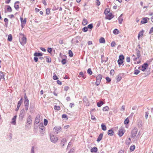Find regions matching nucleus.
Segmentation results:
<instances>
[{
    "mask_svg": "<svg viewBox=\"0 0 153 153\" xmlns=\"http://www.w3.org/2000/svg\"><path fill=\"white\" fill-rule=\"evenodd\" d=\"M24 97L25 98L24 103L25 107V110L26 111H27L28 110V109L29 100L27 98V97L26 96V94L25 93V94Z\"/></svg>",
    "mask_w": 153,
    "mask_h": 153,
    "instance_id": "obj_1",
    "label": "nucleus"
},
{
    "mask_svg": "<svg viewBox=\"0 0 153 153\" xmlns=\"http://www.w3.org/2000/svg\"><path fill=\"white\" fill-rule=\"evenodd\" d=\"M102 78V76L101 74L98 75L96 77V80L95 84L97 86H98L100 85Z\"/></svg>",
    "mask_w": 153,
    "mask_h": 153,
    "instance_id": "obj_2",
    "label": "nucleus"
},
{
    "mask_svg": "<svg viewBox=\"0 0 153 153\" xmlns=\"http://www.w3.org/2000/svg\"><path fill=\"white\" fill-rule=\"evenodd\" d=\"M50 137L51 141L53 143H55L58 140V137L52 134H50Z\"/></svg>",
    "mask_w": 153,
    "mask_h": 153,
    "instance_id": "obj_3",
    "label": "nucleus"
},
{
    "mask_svg": "<svg viewBox=\"0 0 153 153\" xmlns=\"http://www.w3.org/2000/svg\"><path fill=\"white\" fill-rule=\"evenodd\" d=\"M137 129L136 127L134 128L133 129L131 132V137H134L136 136L137 134Z\"/></svg>",
    "mask_w": 153,
    "mask_h": 153,
    "instance_id": "obj_4",
    "label": "nucleus"
},
{
    "mask_svg": "<svg viewBox=\"0 0 153 153\" xmlns=\"http://www.w3.org/2000/svg\"><path fill=\"white\" fill-rule=\"evenodd\" d=\"M61 130V128L60 126H56L53 129V131L56 132V134H58Z\"/></svg>",
    "mask_w": 153,
    "mask_h": 153,
    "instance_id": "obj_5",
    "label": "nucleus"
},
{
    "mask_svg": "<svg viewBox=\"0 0 153 153\" xmlns=\"http://www.w3.org/2000/svg\"><path fill=\"white\" fill-rule=\"evenodd\" d=\"M40 117L39 115H38L35 119L34 124L37 125L38 124L40 121Z\"/></svg>",
    "mask_w": 153,
    "mask_h": 153,
    "instance_id": "obj_6",
    "label": "nucleus"
},
{
    "mask_svg": "<svg viewBox=\"0 0 153 153\" xmlns=\"http://www.w3.org/2000/svg\"><path fill=\"white\" fill-rule=\"evenodd\" d=\"M25 116V110L24 109H22L20 111L19 117L21 119H22Z\"/></svg>",
    "mask_w": 153,
    "mask_h": 153,
    "instance_id": "obj_7",
    "label": "nucleus"
},
{
    "mask_svg": "<svg viewBox=\"0 0 153 153\" xmlns=\"http://www.w3.org/2000/svg\"><path fill=\"white\" fill-rule=\"evenodd\" d=\"M124 133L123 129L122 128H120L119 130L118 134L120 137L122 136Z\"/></svg>",
    "mask_w": 153,
    "mask_h": 153,
    "instance_id": "obj_8",
    "label": "nucleus"
},
{
    "mask_svg": "<svg viewBox=\"0 0 153 153\" xmlns=\"http://www.w3.org/2000/svg\"><path fill=\"white\" fill-rule=\"evenodd\" d=\"M148 66L147 63H144L142 66L141 70L143 71H144Z\"/></svg>",
    "mask_w": 153,
    "mask_h": 153,
    "instance_id": "obj_9",
    "label": "nucleus"
},
{
    "mask_svg": "<svg viewBox=\"0 0 153 153\" xmlns=\"http://www.w3.org/2000/svg\"><path fill=\"white\" fill-rule=\"evenodd\" d=\"M136 52L137 53V57L135 58H134V60H136L139 59L140 57V51L138 50L137 49L136 50Z\"/></svg>",
    "mask_w": 153,
    "mask_h": 153,
    "instance_id": "obj_10",
    "label": "nucleus"
},
{
    "mask_svg": "<svg viewBox=\"0 0 153 153\" xmlns=\"http://www.w3.org/2000/svg\"><path fill=\"white\" fill-rule=\"evenodd\" d=\"M114 16L113 15L112 13H110L106 16V19L108 20H111V19L113 18Z\"/></svg>",
    "mask_w": 153,
    "mask_h": 153,
    "instance_id": "obj_11",
    "label": "nucleus"
},
{
    "mask_svg": "<svg viewBox=\"0 0 153 153\" xmlns=\"http://www.w3.org/2000/svg\"><path fill=\"white\" fill-rule=\"evenodd\" d=\"M148 19L149 20V18L147 17L144 18L142 19V20L141 21V23L142 24H145L148 21L147 19Z\"/></svg>",
    "mask_w": 153,
    "mask_h": 153,
    "instance_id": "obj_12",
    "label": "nucleus"
},
{
    "mask_svg": "<svg viewBox=\"0 0 153 153\" xmlns=\"http://www.w3.org/2000/svg\"><path fill=\"white\" fill-rule=\"evenodd\" d=\"M19 35L21 36H22V42L24 43H25L26 42V37H24L23 34L22 33H20Z\"/></svg>",
    "mask_w": 153,
    "mask_h": 153,
    "instance_id": "obj_13",
    "label": "nucleus"
},
{
    "mask_svg": "<svg viewBox=\"0 0 153 153\" xmlns=\"http://www.w3.org/2000/svg\"><path fill=\"white\" fill-rule=\"evenodd\" d=\"M103 136V133H101L98 136V138L97 140V142H99L102 139Z\"/></svg>",
    "mask_w": 153,
    "mask_h": 153,
    "instance_id": "obj_14",
    "label": "nucleus"
},
{
    "mask_svg": "<svg viewBox=\"0 0 153 153\" xmlns=\"http://www.w3.org/2000/svg\"><path fill=\"white\" fill-rule=\"evenodd\" d=\"M123 14H121L119 17L118 18V19L119 22L120 24H121L123 21V18L122 17Z\"/></svg>",
    "mask_w": 153,
    "mask_h": 153,
    "instance_id": "obj_15",
    "label": "nucleus"
},
{
    "mask_svg": "<svg viewBox=\"0 0 153 153\" xmlns=\"http://www.w3.org/2000/svg\"><path fill=\"white\" fill-rule=\"evenodd\" d=\"M26 123H32V118L30 115L28 116L27 118Z\"/></svg>",
    "mask_w": 153,
    "mask_h": 153,
    "instance_id": "obj_16",
    "label": "nucleus"
},
{
    "mask_svg": "<svg viewBox=\"0 0 153 153\" xmlns=\"http://www.w3.org/2000/svg\"><path fill=\"white\" fill-rule=\"evenodd\" d=\"M39 128L41 129L42 131H45V127L43 126L42 123H41L39 126Z\"/></svg>",
    "mask_w": 153,
    "mask_h": 153,
    "instance_id": "obj_17",
    "label": "nucleus"
},
{
    "mask_svg": "<svg viewBox=\"0 0 153 153\" xmlns=\"http://www.w3.org/2000/svg\"><path fill=\"white\" fill-rule=\"evenodd\" d=\"M19 1H17L15 3V5H14V7L15 8V9L18 10V9L19 8V5L18 4H19Z\"/></svg>",
    "mask_w": 153,
    "mask_h": 153,
    "instance_id": "obj_18",
    "label": "nucleus"
},
{
    "mask_svg": "<svg viewBox=\"0 0 153 153\" xmlns=\"http://www.w3.org/2000/svg\"><path fill=\"white\" fill-rule=\"evenodd\" d=\"M17 117L16 115L12 119V121L11 123L14 124L15 125L16 124V119Z\"/></svg>",
    "mask_w": 153,
    "mask_h": 153,
    "instance_id": "obj_19",
    "label": "nucleus"
},
{
    "mask_svg": "<svg viewBox=\"0 0 153 153\" xmlns=\"http://www.w3.org/2000/svg\"><path fill=\"white\" fill-rule=\"evenodd\" d=\"M97 151V149L96 147H94L92 148L91 150V152H96Z\"/></svg>",
    "mask_w": 153,
    "mask_h": 153,
    "instance_id": "obj_20",
    "label": "nucleus"
},
{
    "mask_svg": "<svg viewBox=\"0 0 153 153\" xmlns=\"http://www.w3.org/2000/svg\"><path fill=\"white\" fill-rule=\"evenodd\" d=\"M7 12H11L12 11V9L10 5H7Z\"/></svg>",
    "mask_w": 153,
    "mask_h": 153,
    "instance_id": "obj_21",
    "label": "nucleus"
},
{
    "mask_svg": "<svg viewBox=\"0 0 153 153\" xmlns=\"http://www.w3.org/2000/svg\"><path fill=\"white\" fill-rule=\"evenodd\" d=\"M43 54L42 53L36 52L34 54V56H42Z\"/></svg>",
    "mask_w": 153,
    "mask_h": 153,
    "instance_id": "obj_22",
    "label": "nucleus"
},
{
    "mask_svg": "<svg viewBox=\"0 0 153 153\" xmlns=\"http://www.w3.org/2000/svg\"><path fill=\"white\" fill-rule=\"evenodd\" d=\"M108 134L109 135H110V136L113 135L114 134V132L112 130H109L108 131Z\"/></svg>",
    "mask_w": 153,
    "mask_h": 153,
    "instance_id": "obj_23",
    "label": "nucleus"
},
{
    "mask_svg": "<svg viewBox=\"0 0 153 153\" xmlns=\"http://www.w3.org/2000/svg\"><path fill=\"white\" fill-rule=\"evenodd\" d=\"M66 142V139L65 138H63L61 142V144H62V146H65V144Z\"/></svg>",
    "mask_w": 153,
    "mask_h": 153,
    "instance_id": "obj_24",
    "label": "nucleus"
},
{
    "mask_svg": "<svg viewBox=\"0 0 153 153\" xmlns=\"http://www.w3.org/2000/svg\"><path fill=\"white\" fill-rule=\"evenodd\" d=\"M21 21L22 23H23L24 24H26V19L25 18L23 20V18H22L21 17L20 18Z\"/></svg>",
    "mask_w": 153,
    "mask_h": 153,
    "instance_id": "obj_25",
    "label": "nucleus"
},
{
    "mask_svg": "<svg viewBox=\"0 0 153 153\" xmlns=\"http://www.w3.org/2000/svg\"><path fill=\"white\" fill-rule=\"evenodd\" d=\"M99 42L101 43H104L105 42V40L103 37H101L99 39Z\"/></svg>",
    "mask_w": 153,
    "mask_h": 153,
    "instance_id": "obj_26",
    "label": "nucleus"
},
{
    "mask_svg": "<svg viewBox=\"0 0 153 153\" xmlns=\"http://www.w3.org/2000/svg\"><path fill=\"white\" fill-rule=\"evenodd\" d=\"M88 23V22L87 20V19H84L83 20V21L82 22V24L83 25L85 26V25H86Z\"/></svg>",
    "mask_w": 153,
    "mask_h": 153,
    "instance_id": "obj_27",
    "label": "nucleus"
},
{
    "mask_svg": "<svg viewBox=\"0 0 153 153\" xmlns=\"http://www.w3.org/2000/svg\"><path fill=\"white\" fill-rule=\"evenodd\" d=\"M101 128L102 129L103 131H105L106 130V127L105 125L102 123L101 124Z\"/></svg>",
    "mask_w": 153,
    "mask_h": 153,
    "instance_id": "obj_28",
    "label": "nucleus"
},
{
    "mask_svg": "<svg viewBox=\"0 0 153 153\" xmlns=\"http://www.w3.org/2000/svg\"><path fill=\"white\" fill-rule=\"evenodd\" d=\"M143 30H142V31L140 32L139 33V34L138 35V39H139L140 37L141 36H143Z\"/></svg>",
    "mask_w": 153,
    "mask_h": 153,
    "instance_id": "obj_29",
    "label": "nucleus"
},
{
    "mask_svg": "<svg viewBox=\"0 0 153 153\" xmlns=\"http://www.w3.org/2000/svg\"><path fill=\"white\" fill-rule=\"evenodd\" d=\"M80 76H82V78L83 79H85V76L83 73L82 72H80L79 73V75L78 76V77H79Z\"/></svg>",
    "mask_w": 153,
    "mask_h": 153,
    "instance_id": "obj_30",
    "label": "nucleus"
},
{
    "mask_svg": "<svg viewBox=\"0 0 153 153\" xmlns=\"http://www.w3.org/2000/svg\"><path fill=\"white\" fill-rule=\"evenodd\" d=\"M32 123H26L25 125V127L27 128H28L31 127V125Z\"/></svg>",
    "mask_w": 153,
    "mask_h": 153,
    "instance_id": "obj_31",
    "label": "nucleus"
},
{
    "mask_svg": "<svg viewBox=\"0 0 153 153\" xmlns=\"http://www.w3.org/2000/svg\"><path fill=\"white\" fill-rule=\"evenodd\" d=\"M12 39V36L11 34H9L8 36L7 40L11 42Z\"/></svg>",
    "mask_w": 153,
    "mask_h": 153,
    "instance_id": "obj_32",
    "label": "nucleus"
},
{
    "mask_svg": "<svg viewBox=\"0 0 153 153\" xmlns=\"http://www.w3.org/2000/svg\"><path fill=\"white\" fill-rule=\"evenodd\" d=\"M103 104V103L102 101H100L97 103V105L98 107H100Z\"/></svg>",
    "mask_w": 153,
    "mask_h": 153,
    "instance_id": "obj_33",
    "label": "nucleus"
},
{
    "mask_svg": "<svg viewBox=\"0 0 153 153\" xmlns=\"http://www.w3.org/2000/svg\"><path fill=\"white\" fill-rule=\"evenodd\" d=\"M117 62H118V64H119V65H124V64H123V60H120L118 59V60L117 61Z\"/></svg>",
    "mask_w": 153,
    "mask_h": 153,
    "instance_id": "obj_34",
    "label": "nucleus"
},
{
    "mask_svg": "<svg viewBox=\"0 0 153 153\" xmlns=\"http://www.w3.org/2000/svg\"><path fill=\"white\" fill-rule=\"evenodd\" d=\"M119 31L117 29H115L113 31V33L114 34H117L119 33Z\"/></svg>",
    "mask_w": 153,
    "mask_h": 153,
    "instance_id": "obj_35",
    "label": "nucleus"
},
{
    "mask_svg": "<svg viewBox=\"0 0 153 153\" xmlns=\"http://www.w3.org/2000/svg\"><path fill=\"white\" fill-rule=\"evenodd\" d=\"M109 108L108 106H105L103 108L102 110L104 111H108Z\"/></svg>",
    "mask_w": 153,
    "mask_h": 153,
    "instance_id": "obj_36",
    "label": "nucleus"
},
{
    "mask_svg": "<svg viewBox=\"0 0 153 153\" xmlns=\"http://www.w3.org/2000/svg\"><path fill=\"white\" fill-rule=\"evenodd\" d=\"M30 153H35V148L33 146L31 148Z\"/></svg>",
    "mask_w": 153,
    "mask_h": 153,
    "instance_id": "obj_37",
    "label": "nucleus"
},
{
    "mask_svg": "<svg viewBox=\"0 0 153 153\" xmlns=\"http://www.w3.org/2000/svg\"><path fill=\"white\" fill-rule=\"evenodd\" d=\"M68 54H69V56L70 57H72L73 56V53L72 51L70 50H69L68 51Z\"/></svg>",
    "mask_w": 153,
    "mask_h": 153,
    "instance_id": "obj_38",
    "label": "nucleus"
},
{
    "mask_svg": "<svg viewBox=\"0 0 153 153\" xmlns=\"http://www.w3.org/2000/svg\"><path fill=\"white\" fill-rule=\"evenodd\" d=\"M87 73L90 75H91L92 74V72L91 68H88L87 70Z\"/></svg>",
    "mask_w": 153,
    "mask_h": 153,
    "instance_id": "obj_39",
    "label": "nucleus"
},
{
    "mask_svg": "<svg viewBox=\"0 0 153 153\" xmlns=\"http://www.w3.org/2000/svg\"><path fill=\"white\" fill-rule=\"evenodd\" d=\"M124 59V56L122 55H120L118 60H123Z\"/></svg>",
    "mask_w": 153,
    "mask_h": 153,
    "instance_id": "obj_40",
    "label": "nucleus"
},
{
    "mask_svg": "<svg viewBox=\"0 0 153 153\" xmlns=\"http://www.w3.org/2000/svg\"><path fill=\"white\" fill-rule=\"evenodd\" d=\"M135 148V147L134 146H131L130 148V150L132 152L133 151Z\"/></svg>",
    "mask_w": 153,
    "mask_h": 153,
    "instance_id": "obj_41",
    "label": "nucleus"
},
{
    "mask_svg": "<svg viewBox=\"0 0 153 153\" xmlns=\"http://www.w3.org/2000/svg\"><path fill=\"white\" fill-rule=\"evenodd\" d=\"M110 12V10L109 9H106L104 11V13L106 15L107 14Z\"/></svg>",
    "mask_w": 153,
    "mask_h": 153,
    "instance_id": "obj_42",
    "label": "nucleus"
},
{
    "mask_svg": "<svg viewBox=\"0 0 153 153\" xmlns=\"http://www.w3.org/2000/svg\"><path fill=\"white\" fill-rule=\"evenodd\" d=\"M54 109L55 110L59 111L60 110V108L59 106L56 105L54 107Z\"/></svg>",
    "mask_w": 153,
    "mask_h": 153,
    "instance_id": "obj_43",
    "label": "nucleus"
},
{
    "mask_svg": "<svg viewBox=\"0 0 153 153\" xmlns=\"http://www.w3.org/2000/svg\"><path fill=\"white\" fill-rule=\"evenodd\" d=\"M140 71L139 70L137 69H135L134 71V74L136 75H137L140 73Z\"/></svg>",
    "mask_w": 153,
    "mask_h": 153,
    "instance_id": "obj_44",
    "label": "nucleus"
},
{
    "mask_svg": "<svg viewBox=\"0 0 153 153\" xmlns=\"http://www.w3.org/2000/svg\"><path fill=\"white\" fill-rule=\"evenodd\" d=\"M95 3L96 4L99 6L100 4V2L99 0H96Z\"/></svg>",
    "mask_w": 153,
    "mask_h": 153,
    "instance_id": "obj_45",
    "label": "nucleus"
},
{
    "mask_svg": "<svg viewBox=\"0 0 153 153\" xmlns=\"http://www.w3.org/2000/svg\"><path fill=\"white\" fill-rule=\"evenodd\" d=\"M23 97H22L21 100L19 101L18 104L21 105L22 102Z\"/></svg>",
    "mask_w": 153,
    "mask_h": 153,
    "instance_id": "obj_46",
    "label": "nucleus"
},
{
    "mask_svg": "<svg viewBox=\"0 0 153 153\" xmlns=\"http://www.w3.org/2000/svg\"><path fill=\"white\" fill-rule=\"evenodd\" d=\"M121 79H122L121 76H117V82L120 81L121 80Z\"/></svg>",
    "mask_w": 153,
    "mask_h": 153,
    "instance_id": "obj_47",
    "label": "nucleus"
},
{
    "mask_svg": "<svg viewBox=\"0 0 153 153\" xmlns=\"http://www.w3.org/2000/svg\"><path fill=\"white\" fill-rule=\"evenodd\" d=\"M82 30L84 32H87L88 30V28L87 27H85L82 29Z\"/></svg>",
    "mask_w": 153,
    "mask_h": 153,
    "instance_id": "obj_48",
    "label": "nucleus"
},
{
    "mask_svg": "<svg viewBox=\"0 0 153 153\" xmlns=\"http://www.w3.org/2000/svg\"><path fill=\"white\" fill-rule=\"evenodd\" d=\"M50 13V9L47 8L46 10V14L47 15H48Z\"/></svg>",
    "mask_w": 153,
    "mask_h": 153,
    "instance_id": "obj_49",
    "label": "nucleus"
},
{
    "mask_svg": "<svg viewBox=\"0 0 153 153\" xmlns=\"http://www.w3.org/2000/svg\"><path fill=\"white\" fill-rule=\"evenodd\" d=\"M48 120L45 119L44 120V124L45 126H46L48 124Z\"/></svg>",
    "mask_w": 153,
    "mask_h": 153,
    "instance_id": "obj_50",
    "label": "nucleus"
},
{
    "mask_svg": "<svg viewBox=\"0 0 153 153\" xmlns=\"http://www.w3.org/2000/svg\"><path fill=\"white\" fill-rule=\"evenodd\" d=\"M129 123V120L128 118H126L124 122V124H128Z\"/></svg>",
    "mask_w": 153,
    "mask_h": 153,
    "instance_id": "obj_51",
    "label": "nucleus"
},
{
    "mask_svg": "<svg viewBox=\"0 0 153 153\" xmlns=\"http://www.w3.org/2000/svg\"><path fill=\"white\" fill-rule=\"evenodd\" d=\"M88 28H89V29H91L93 27V24H90L88 26Z\"/></svg>",
    "mask_w": 153,
    "mask_h": 153,
    "instance_id": "obj_52",
    "label": "nucleus"
},
{
    "mask_svg": "<svg viewBox=\"0 0 153 153\" xmlns=\"http://www.w3.org/2000/svg\"><path fill=\"white\" fill-rule=\"evenodd\" d=\"M62 63L63 65H64L66 64V61L65 59H62Z\"/></svg>",
    "mask_w": 153,
    "mask_h": 153,
    "instance_id": "obj_53",
    "label": "nucleus"
},
{
    "mask_svg": "<svg viewBox=\"0 0 153 153\" xmlns=\"http://www.w3.org/2000/svg\"><path fill=\"white\" fill-rule=\"evenodd\" d=\"M105 79L108 82H110L111 80V79L109 77H106Z\"/></svg>",
    "mask_w": 153,
    "mask_h": 153,
    "instance_id": "obj_54",
    "label": "nucleus"
},
{
    "mask_svg": "<svg viewBox=\"0 0 153 153\" xmlns=\"http://www.w3.org/2000/svg\"><path fill=\"white\" fill-rule=\"evenodd\" d=\"M145 118H146V119H147L148 118V115H149V113H148V112H145Z\"/></svg>",
    "mask_w": 153,
    "mask_h": 153,
    "instance_id": "obj_55",
    "label": "nucleus"
},
{
    "mask_svg": "<svg viewBox=\"0 0 153 153\" xmlns=\"http://www.w3.org/2000/svg\"><path fill=\"white\" fill-rule=\"evenodd\" d=\"M116 45V43L114 41H113L111 43V47H114Z\"/></svg>",
    "mask_w": 153,
    "mask_h": 153,
    "instance_id": "obj_56",
    "label": "nucleus"
},
{
    "mask_svg": "<svg viewBox=\"0 0 153 153\" xmlns=\"http://www.w3.org/2000/svg\"><path fill=\"white\" fill-rule=\"evenodd\" d=\"M4 74L3 72H0V76H1V78H4Z\"/></svg>",
    "mask_w": 153,
    "mask_h": 153,
    "instance_id": "obj_57",
    "label": "nucleus"
},
{
    "mask_svg": "<svg viewBox=\"0 0 153 153\" xmlns=\"http://www.w3.org/2000/svg\"><path fill=\"white\" fill-rule=\"evenodd\" d=\"M62 118L67 119V116L65 114H63L62 115Z\"/></svg>",
    "mask_w": 153,
    "mask_h": 153,
    "instance_id": "obj_58",
    "label": "nucleus"
},
{
    "mask_svg": "<svg viewBox=\"0 0 153 153\" xmlns=\"http://www.w3.org/2000/svg\"><path fill=\"white\" fill-rule=\"evenodd\" d=\"M46 62H51V59H49L47 57H46Z\"/></svg>",
    "mask_w": 153,
    "mask_h": 153,
    "instance_id": "obj_59",
    "label": "nucleus"
},
{
    "mask_svg": "<svg viewBox=\"0 0 153 153\" xmlns=\"http://www.w3.org/2000/svg\"><path fill=\"white\" fill-rule=\"evenodd\" d=\"M4 21L6 23H7V24H8V20L6 18H4Z\"/></svg>",
    "mask_w": 153,
    "mask_h": 153,
    "instance_id": "obj_60",
    "label": "nucleus"
},
{
    "mask_svg": "<svg viewBox=\"0 0 153 153\" xmlns=\"http://www.w3.org/2000/svg\"><path fill=\"white\" fill-rule=\"evenodd\" d=\"M53 79L55 80L57 79L58 78L56 75H54L53 76Z\"/></svg>",
    "mask_w": 153,
    "mask_h": 153,
    "instance_id": "obj_61",
    "label": "nucleus"
},
{
    "mask_svg": "<svg viewBox=\"0 0 153 153\" xmlns=\"http://www.w3.org/2000/svg\"><path fill=\"white\" fill-rule=\"evenodd\" d=\"M130 58L129 57H127L126 58V61L127 62H130Z\"/></svg>",
    "mask_w": 153,
    "mask_h": 153,
    "instance_id": "obj_62",
    "label": "nucleus"
},
{
    "mask_svg": "<svg viewBox=\"0 0 153 153\" xmlns=\"http://www.w3.org/2000/svg\"><path fill=\"white\" fill-rule=\"evenodd\" d=\"M118 153H126V152H125L123 150H121Z\"/></svg>",
    "mask_w": 153,
    "mask_h": 153,
    "instance_id": "obj_63",
    "label": "nucleus"
},
{
    "mask_svg": "<svg viewBox=\"0 0 153 153\" xmlns=\"http://www.w3.org/2000/svg\"><path fill=\"white\" fill-rule=\"evenodd\" d=\"M152 32H153V27L151 28L149 32V33L151 34Z\"/></svg>",
    "mask_w": 153,
    "mask_h": 153,
    "instance_id": "obj_64",
    "label": "nucleus"
}]
</instances>
